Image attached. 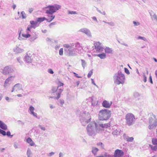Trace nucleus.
<instances>
[{"label":"nucleus","instance_id":"nucleus-4","mask_svg":"<svg viewBox=\"0 0 157 157\" xmlns=\"http://www.w3.org/2000/svg\"><path fill=\"white\" fill-rule=\"evenodd\" d=\"M79 117L80 121L82 125L84 126L90 121L91 117L88 112H86L85 111L81 112Z\"/></svg>","mask_w":157,"mask_h":157},{"label":"nucleus","instance_id":"nucleus-10","mask_svg":"<svg viewBox=\"0 0 157 157\" xmlns=\"http://www.w3.org/2000/svg\"><path fill=\"white\" fill-rule=\"evenodd\" d=\"M34 56L32 53L30 52H27L24 58V60L26 63H32Z\"/></svg>","mask_w":157,"mask_h":157},{"label":"nucleus","instance_id":"nucleus-30","mask_svg":"<svg viewBox=\"0 0 157 157\" xmlns=\"http://www.w3.org/2000/svg\"><path fill=\"white\" fill-rule=\"evenodd\" d=\"M81 65L83 69H84L85 67H86L87 63L85 60L83 59H81Z\"/></svg>","mask_w":157,"mask_h":157},{"label":"nucleus","instance_id":"nucleus-19","mask_svg":"<svg viewBox=\"0 0 157 157\" xmlns=\"http://www.w3.org/2000/svg\"><path fill=\"white\" fill-rule=\"evenodd\" d=\"M24 51V50L23 49L20 48L17 45L13 49V51L15 53L17 54L21 53L23 52Z\"/></svg>","mask_w":157,"mask_h":157},{"label":"nucleus","instance_id":"nucleus-34","mask_svg":"<svg viewBox=\"0 0 157 157\" xmlns=\"http://www.w3.org/2000/svg\"><path fill=\"white\" fill-rule=\"evenodd\" d=\"M97 145L98 146H100V148L101 149H104V150L105 149V145L102 142H100L98 143L97 144Z\"/></svg>","mask_w":157,"mask_h":157},{"label":"nucleus","instance_id":"nucleus-63","mask_svg":"<svg viewBox=\"0 0 157 157\" xmlns=\"http://www.w3.org/2000/svg\"><path fill=\"white\" fill-rule=\"evenodd\" d=\"M36 39V37L35 36H34L33 37H31L30 38L31 40L33 41Z\"/></svg>","mask_w":157,"mask_h":157},{"label":"nucleus","instance_id":"nucleus-17","mask_svg":"<svg viewBox=\"0 0 157 157\" xmlns=\"http://www.w3.org/2000/svg\"><path fill=\"white\" fill-rule=\"evenodd\" d=\"M15 77V76H11L8 77L5 80L4 86H6L10 84L11 81L13 80Z\"/></svg>","mask_w":157,"mask_h":157},{"label":"nucleus","instance_id":"nucleus-15","mask_svg":"<svg viewBox=\"0 0 157 157\" xmlns=\"http://www.w3.org/2000/svg\"><path fill=\"white\" fill-rule=\"evenodd\" d=\"M98 126L100 132L103 130V128H108L110 127V123H108L104 124H98Z\"/></svg>","mask_w":157,"mask_h":157},{"label":"nucleus","instance_id":"nucleus-21","mask_svg":"<svg viewBox=\"0 0 157 157\" xmlns=\"http://www.w3.org/2000/svg\"><path fill=\"white\" fill-rule=\"evenodd\" d=\"M0 128L1 129L6 130L7 129V125L3 121L0 120Z\"/></svg>","mask_w":157,"mask_h":157},{"label":"nucleus","instance_id":"nucleus-31","mask_svg":"<svg viewBox=\"0 0 157 157\" xmlns=\"http://www.w3.org/2000/svg\"><path fill=\"white\" fill-rule=\"evenodd\" d=\"M124 139L125 140L128 142H132L134 140L133 137H129L127 136H125Z\"/></svg>","mask_w":157,"mask_h":157},{"label":"nucleus","instance_id":"nucleus-35","mask_svg":"<svg viewBox=\"0 0 157 157\" xmlns=\"http://www.w3.org/2000/svg\"><path fill=\"white\" fill-rule=\"evenodd\" d=\"M45 17H38L36 19V21H37V23H38V22H41L45 20Z\"/></svg>","mask_w":157,"mask_h":157},{"label":"nucleus","instance_id":"nucleus-58","mask_svg":"<svg viewBox=\"0 0 157 157\" xmlns=\"http://www.w3.org/2000/svg\"><path fill=\"white\" fill-rule=\"evenodd\" d=\"M149 82H150L151 84H153V81H152V77L151 75H150L149 76Z\"/></svg>","mask_w":157,"mask_h":157},{"label":"nucleus","instance_id":"nucleus-2","mask_svg":"<svg viewBox=\"0 0 157 157\" xmlns=\"http://www.w3.org/2000/svg\"><path fill=\"white\" fill-rule=\"evenodd\" d=\"M87 134L90 136H94L97 133L100 132L98 124L94 121L90 122L86 127Z\"/></svg>","mask_w":157,"mask_h":157},{"label":"nucleus","instance_id":"nucleus-54","mask_svg":"<svg viewBox=\"0 0 157 157\" xmlns=\"http://www.w3.org/2000/svg\"><path fill=\"white\" fill-rule=\"evenodd\" d=\"M48 72L50 74H54V72L52 69H49L48 70Z\"/></svg>","mask_w":157,"mask_h":157},{"label":"nucleus","instance_id":"nucleus-16","mask_svg":"<svg viewBox=\"0 0 157 157\" xmlns=\"http://www.w3.org/2000/svg\"><path fill=\"white\" fill-rule=\"evenodd\" d=\"M22 85L20 83H17L15 84L12 88L11 92H13L14 91H16L22 90Z\"/></svg>","mask_w":157,"mask_h":157},{"label":"nucleus","instance_id":"nucleus-47","mask_svg":"<svg viewBox=\"0 0 157 157\" xmlns=\"http://www.w3.org/2000/svg\"><path fill=\"white\" fill-rule=\"evenodd\" d=\"M17 61L20 63L21 65H22L23 62L21 60V57H17Z\"/></svg>","mask_w":157,"mask_h":157},{"label":"nucleus","instance_id":"nucleus-62","mask_svg":"<svg viewBox=\"0 0 157 157\" xmlns=\"http://www.w3.org/2000/svg\"><path fill=\"white\" fill-rule=\"evenodd\" d=\"M17 122L19 124H21V125H24V123L22 122L20 120H18L17 121Z\"/></svg>","mask_w":157,"mask_h":157},{"label":"nucleus","instance_id":"nucleus-37","mask_svg":"<svg viewBox=\"0 0 157 157\" xmlns=\"http://www.w3.org/2000/svg\"><path fill=\"white\" fill-rule=\"evenodd\" d=\"M140 95L138 92H135L133 94V96L135 98H136L138 100L140 99Z\"/></svg>","mask_w":157,"mask_h":157},{"label":"nucleus","instance_id":"nucleus-46","mask_svg":"<svg viewBox=\"0 0 157 157\" xmlns=\"http://www.w3.org/2000/svg\"><path fill=\"white\" fill-rule=\"evenodd\" d=\"M38 127L43 131H45L46 130L45 127L43 125H39Z\"/></svg>","mask_w":157,"mask_h":157},{"label":"nucleus","instance_id":"nucleus-9","mask_svg":"<svg viewBox=\"0 0 157 157\" xmlns=\"http://www.w3.org/2000/svg\"><path fill=\"white\" fill-rule=\"evenodd\" d=\"M153 117L155 118V120L151 117L149 118V125L148 126V128L150 129H155L157 126V120L155 118V116L154 115Z\"/></svg>","mask_w":157,"mask_h":157},{"label":"nucleus","instance_id":"nucleus-41","mask_svg":"<svg viewBox=\"0 0 157 157\" xmlns=\"http://www.w3.org/2000/svg\"><path fill=\"white\" fill-rule=\"evenodd\" d=\"M21 16L22 18L23 19H25L26 17V15L25 13V12L24 11H22L21 12Z\"/></svg>","mask_w":157,"mask_h":157},{"label":"nucleus","instance_id":"nucleus-1","mask_svg":"<svg viewBox=\"0 0 157 157\" xmlns=\"http://www.w3.org/2000/svg\"><path fill=\"white\" fill-rule=\"evenodd\" d=\"M65 53L69 56H74L77 55V51L80 52L82 49V46L78 43L72 44H66L63 45Z\"/></svg>","mask_w":157,"mask_h":157},{"label":"nucleus","instance_id":"nucleus-5","mask_svg":"<svg viewBox=\"0 0 157 157\" xmlns=\"http://www.w3.org/2000/svg\"><path fill=\"white\" fill-rule=\"evenodd\" d=\"M113 78L114 83L118 85L121 84H123L124 83L125 76L121 71H118L113 76Z\"/></svg>","mask_w":157,"mask_h":157},{"label":"nucleus","instance_id":"nucleus-27","mask_svg":"<svg viewBox=\"0 0 157 157\" xmlns=\"http://www.w3.org/2000/svg\"><path fill=\"white\" fill-rule=\"evenodd\" d=\"M97 56L99 57L101 59H104L106 58V55L104 53H102L101 54H98L96 55Z\"/></svg>","mask_w":157,"mask_h":157},{"label":"nucleus","instance_id":"nucleus-36","mask_svg":"<svg viewBox=\"0 0 157 157\" xmlns=\"http://www.w3.org/2000/svg\"><path fill=\"white\" fill-rule=\"evenodd\" d=\"M30 33V32L28 31L27 30H26L27 34H22V36L23 37H24V38H29L31 36L29 34Z\"/></svg>","mask_w":157,"mask_h":157},{"label":"nucleus","instance_id":"nucleus-52","mask_svg":"<svg viewBox=\"0 0 157 157\" xmlns=\"http://www.w3.org/2000/svg\"><path fill=\"white\" fill-rule=\"evenodd\" d=\"M133 23L134 25V26H138L140 25V24L139 22H136L135 21H133Z\"/></svg>","mask_w":157,"mask_h":157},{"label":"nucleus","instance_id":"nucleus-14","mask_svg":"<svg viewBox=\"0 0 157 157\" xmlns=\"http://www.w3.org/2000/svg\"><path fill=\"white\" fill-rule=\"evenodd\" d=\"M124 155V152L119 149L116 150L114 153V157H122Z\"/></svg>","mask_w":157,"mask_h":157},{"label":"nucleus","instance_id":"nucleus-50","mask_svg":"<svg viewBox=\"0 0 157 157\" xmlns=\"http://www.w3.org/2000/svg\"><path fill=\"white\" fill-rule=\"evenodd\" d=\"M34 110H35V109L34 107H33L32 105H31L30 106L29 108V113L32 112L34 111Z\"/></svg>","mask_w":157,"mask_h":157},{"label":"nucleus","instance_id":"nucleus-55","mask_svg":"<svg viewBox=\"0 0 157 157\" xmlns=\"http://www.w3.org/2000/svg\"><path fill=\"white\" fill-rule=\"evenodd\" d=\"M124 72L125 73H126L127 74L129 75L130 74V72L128 70V69L126 68H124Z\"/></svg>","mask_w":157,"mask_h":157},{"label":"nucleus","instance_id":"nucleus-7","mask_svg":"<svg viewBox=\"0 0 157 157\" xmlns=\"http://www.w3.org/2000/svg\"><path fill=\"white\" fill-rule=\"evenodd\" d=\"M125 119L126 124L129 126L134 124L136 120L134 115L131 113H128L125 115Z\"/></svg>","mask_w":157,"mask_h":157},{"label":"nucleus","instance_id":"nucleus-51","mask_svg":"<svg viewBox=\"0 0 157 157\" xmlns=\"http://www.w3.org/2000/svg\"><path fill=\"white\" fill-rule=\"evenodd\" d=\"M59 55L60 56L63 55V48H61L60 49L59 51Z\"/></svg>","mask_w":157,"mask_h":157},{"label":"nucleus","instance_id":"nucleus-64","mask_svg":"<svg viewBox=\"0 0 157 157\" xmlns=\"http://www.w3.org/2000/svg\"><path fill=\"white\" fill-rule=\"evenodd\" d=\"M45 19H45V20H46L47 22H50L52 20V19H50V18H49V19H47L45 18Z\"/></svg>","mask_w":157,"mask_h":157},{"label":"nucleus","instance_id":"nucleus-57","mask_svg":"<svg viewBox=\"0 0 157 157\" xmlns=\"http://www.w3.org/2000/svg\"><path fill=\"white\" fill-rule=\"evenodd\" d=\"M108 24L109 25L111 26H114V24L112 22L108 23Z\"/></svg>","mask_w":157,"mask_h":157},{"label":"nucleus","instance_id":"nucleus-56","mask_svg":"<svg viewBox=\"0 0 157 157\" xmlns=\"http://www.w3.org/2000/svg\"><path fill=\"white\" fill-rule=\"evenodd\" d=\"M59 102L60 105H61V106H62V105L64 103V101L63 100H60Z\"/></svg>","mask_w":157,"mask_h":157},{"label":"nucleus","instance_id":"nucleus-39","mask_svg":"<svg viewBox=\"0 0 157 157\" xmlns=\"http://www.w3.org/2000/svg\"><path fill=\"white\" fill-rule=\"evenodd\" d=\"M152 143L153 145H157V139L156 138L152 139Z\"/></svg>","mask_w":157,"mask_h":157},{"label":"nucleus","instance_id":"nucleus-8","mask_svg":"<svg viewBox=\"0 0 157 157\" xmlns=\"http://www.w3.org/2000/svg\"><path fill=\"white\" fill-rule=\"evenodd\" d=\"M15 72L14 68L12 66L9 65L6 66L2 70V73L4 75L14 74Z\"/></svg>","mask_w":157,"mask_h":157},{"label":"nucleus","instance_id":"nucleus-29","mask_svg":"<svg viewBox=\"0 0 157 157\" xmlns=\"http://www.w3.org/2000/svg\"><path fill=\"white\" fill-rule=\"evenodd\" d=\"M149 147L151 148V150L153 151H156L157 150V145H153L149 144Z\"/></svg>","mask_w":157,"mask_h":157},{"label":"nucleus","instance_id":"nucleus-24","mask_svg":"<svg viewBox=\"0 0 157 157\" xmlns=\"http://www.w3.org/2000/svg\"><path fill=\"white\" fill-rule=\"evenodd\" d=\"M98 151V149L97 147H92L91 152L94 156L97 155V153Z\"/></svg>","mask_w":157,"mask_h":157},{"label":"nucleus","instance_id":"nucleus-43","mask_svg":"<svg viewBox=\"0 0 157 157\" xmlns=\"http://www.w3.org/2000/svg\"><path fill=\"white\" fill-rule=\"evenodd\" d=\"M96 10L98 12L101 14L102 15H105L106 14L105 13L104 11H101L100 10H99L97 8H96Z\"/></svg>","mask_w":157,"mask_h":157},{"label":"nucleus","instance_id":"nucleus-23","mask_svg":"<svg viewBox=\"0 0 157 157\" xmlns=\"http://www.w3.org/2000/svg\"><path fill=\"white\" fill-rule=\"evenodd\" d=\"M30 24L33 27V29H35L38 26L37 21H30Z\"/></svg>","mask_w":157,"mask_h":157},{"label":"nucleus","instance_id":"nucleus-60","mask_svg":"<svg viewBox=\"0 0 157 157\" xmlns=\"http://www.w3.org/2000/svg\"><path fill=\"white\" fill-rule=\"evenodd\" d=\"M64 154L62 152H60L59 154V157H63Z\"/></svg>","mask_w":157,"mask_h":157},{"label":"nucleus","instance_id":"nucleus-61","mask_svg":"<svg viewBox=\"0 0 157 157\" xmlns=\"http://www.w3.org/2000/svg\"><path fill=\"white\" fill-rule=\"evenodd\" d=\"M144 77V82H145L147 81V78L146 76L145 75H144L143 76Z\"/></svg>","mask_w":157,"mask_h":157},{"label":"nucleus","instance_id":"nucleus-28","mask_svg":"<svg viewBox=\"0 0 157 157\" xmlns=\"http://www.w3.org/2000/svg\"><path fill=\"white\" fill-rule=\"evenodd\" d=\"M105 52L107 53H112L113 50L109 47H106L105 49Z\"/></svg>","mask_w":157,"mask_h":157},{"label":"nucleus","instance_id":"nucleus-44","mask_svg":"<svg viewBox=\"0 0 157 157\" xmlns=\"http://www.w3.org/2000/svg\"><path fill=\"white\" fill-rule=\"evenodd\" d=\"M22 30V29L21 28L19 29H18V32L19 33V37H18V38L20 40H21V39L22 38L21 37V36H20L21 32Z\"/></svg>","mask_w":157,"mask_h":157},{"label":"nucleus","instance_id":"nucleus-40","mask_svg":"<svg viewBox=\"0 0 157 157\" xmlns=\"http://www.w3.org/2000/svg\"><path fill=\"white\" fill-rule=\"evenodd\" d=\"M33 28V27L32 26V25L30 24L28 26V27L27 28L26 30L28 31H29L30 32H31V29Z\"/></svg>","mask_w":157,"mask_h":157},{"label":"nucleus","instance_id":"nucleus-12","mask_svg":"<svg viewBox=\"0 0 157 157\" xmlns=\"http://www.w3.org/2000/svg\"><path fill=\"white\" fill-rule=\"evenodd\" d=\"M63 85L64 84L63 83L60 82H59L58 84V86L57 89V93L56 94L57 96L56 97V98L57 99H58L60 98L61 94L63 90V87L61 88V86H63Z\"/></svg>","mask_w":157,"mask_h":157},{"label":"nucleus","instance_id":"nucleus-25","mask_svg":"<svg viewBox=\"0 0 157 157\" xmlns=\"http://www.w3.org/2000/svg\"><path fill=\"white\" fill-rule=\"evenodd\" d=\"M26 142L27 143L29 144L31 146H34L35 144V143L30 137H29L26 139Z\"/></svg>","mask_w":157,"mask_h":157},{"label":"nucleus","instance_id":"nucleus-48","mask_svg":"<svg viewBox=\"0 0 157 157\" xmlns=\"http://www.w3.org/2000/svg\"><path fill=\"white\" fill-rule=\"evenodd\" d=\"M68 13L71 14H77L78 13L76 11H68Z\"/></svg>","mask_w":157,"mask_h":157},{"label":"nucleus","instance_id":"nucleus-32","mask_svg":"<svg viewBox=\"0 0 157 157\" xmlns=\"http://www.w3.org/2000/svg\"><path fill=\"white\" fill-rule=\"evenodd\" d=\"M26 155L27 157H31L32 156V152L31 149L29 148L27 149Z\"/></svg>","mask_w":157,"mask_h":157},{"label":"nucleus","instance_id":"nucleus-26","mask_svg":"<svg viewBox=\"0 0 157 157\" xmlns=\"http://www.w3.org/2000/svg\"><path fill=\"white\" fill-rule=\"evenodd\" d=\"M103 155H100L96 156L95 157H113V156L108 154L107 152H105L103 153Z\"/></svg>","mask_w":157,"mask_h":157},{"label":"nucleus","instance_id":"nucleus-33","mask_svg":"<svg viewBox=\"0 0 157 157\" xmlns=\"http://www.w3.org/2000/svg\"><path fill=\"white\" fill-rule=\"evenodd\" d=\"M121 130L119 128H117L112 133L114 135H117L120 134Z\"/></svg>","mask_w":157,"mask_h":157},{"label":"nucleus","instance_id":"nucleus-53","mask_svg":"<svg viewBox=\"0 0 157 157\" xmlns=\"http://www.w3.org/2000/svg\"><path fill=\"white\" fill-rule=\"evenodd\" d=\"M30 113L33 116L37 117V114L36 113H34V111L32 112H30Z\"/></svg>","mask_w":157,"mask_h":157},{"label":"nucleus","instance_id":"nucleus-59","mask_svg":"<svg viewBox=\"0 0 157 157\" xmlns=\"http://www.w3.org/2000/svg\"><path fill=\"white\" fill-rule=\"evenodd\" d=\"M54 154H55V153L54 152H52L48 154V156H51L52 155H54Z\"/></svg>","mask_w":157,"mask_h":157},{"label":"nucleus","instance_id":"nucleus-13","mask_svg":"<svg viewBox=\"0 0 157 157\" xmlns=\"http://www.w3.org/2000/svg\"><path fill=\"white\" fill-rule=\"evenodd\" d=\"M78 32L84 33L89 37H91L92 36L90 31L86 28H84L81 29L78 31Z\"/></svg>","mask_w":157,"mask_h":157},{"label":"nucleus","instance_id":"nucleus-49","mask_svg":"<svg viewBox=\"0 0 157 157\" xmlns=\"http://www.w3.org/2000/svg\"><path fill=\"white\" fill-rule=\"evenodd\" d=\"M6 134L8 136H10V138H12L13 136V135H11V133L10 131H8Z\"/></svg>","mask_w":157,"mask_h":157},{"label":"nucleus","instance_id":"nucleus-18","mask_svg":"<svg viewBox=\"0 0 157 157\" xmlns=\"http://www.w3.org/2000/svg\"><path fill=\"white\" fill-rule=\"evenodd\" d=\"M149 13L152 20L153 21H155L157 24V16L156 15L152 10L149 11Z\"/></svg>","mask_w":157,"mask_h":157},{"label":"nucleus","instance_id":"nucleus-42","mask_svg":"<svg viewBox=\"0 0 157 157\" xmlns=\"http://www.w3.org/2000/svg\"><path fill=\"white\" fill-rule=\"evenodd\" d=\"M0 133L3 136H5L6 135V132L4 130L0 128Z\"/></svg>","mask_w":157,"mask_h":157},{"label":"nucleus","instance_id":"nucleus-3","mask_svg":"<svg viewBox=\"0 0 157 157\" xmlns=\"http://www.w3.org/2000/svg\"><path fill=\"white\" fill-rule=\"evenodd\" d=\"M61 6L57 4L54 5H49L47 7L45 10V13L48 14V17L52 20L55 17V15L53 13L56 12L61 8Z\"/></svg>","mask_w":157,"mask_h":157},{"label":"nucleus","instance_id":"nucleus-20","mask_svg":"<svg viewBox=\"0 0 157 157\" xmlns=\"http://www.w3.org/2000/svg\"><path fill=\"white\" fill-rule=\"evenodd\" d=\"M112 104V102H111L110 103H109L108 101L106 100H105L103 101L102 103V105L104 107L108 108L110 107Z\"/></svg>","mask_w":157,"mask_h":157},{"label":"nucleus","instance_id":"nucleus-6","mask_svg":"<svg viewBox=\"0 0 157 157\" xmlns=\"http://www.w3.org/2000/svg\"><path fill=\"white\" fill-rule=\"evenodd\" d=\"M111 112L107 109H102L100 111L98 114V118L100 120H107L111 116Z\"/></svg>","mask_w":157,"mask_h":157},{"label":"nucleus","instance_id":"nucleus-38","mask_svg":"<svg viewBox=\"0 0 157 157\" xmlns=\"http://www.w3.org/2000/svg\"><path fill=\"white\" fill-rule=\"evenodd\" d=\"M136 39L137 40H143L145 41H147V39L145 37H144L139 36L137 37Z\"/></svg>","mask_w":157,"mask_h":157},{"label":"nucleus","instance_id":"nucleus-45","mask_svg":"<svg viewBox=\"0 0 157 157\" xmlns=\"http://www.w3.org/2000/svg\"><path fill=\"white\" fill-rule=\"evenodd\" d=\"M93 70H91L88 73L87 75V77L88 78H90L91 77V76L93 74Z\"/></svg>","mask_w":157,"mask_h":157},{"label":"nucleus","instance_id":"nucleus-22","mask_svg":"<svg viewBox=\"0 0 157 157\" xmlns=\"http://www.w3.org/2000/svg\"><path fill=\"white\" fill-rule=\"evenodd\" d=\"M93 98V97H89L88 98V100L91 102L92 105L94 106L97 105L98 102L96 101H94Z\"/></svg>","mask_w":157,"mask_h":157},{"label":"nucleus","instance_id":"nucleus-11","mask_svg":"<svg viewBox=\"0 0 157 157\" xmlns=\"http://www.w3.org/2000/svg\"><path fill=\"white\" fill-rule=\"evenodd\" d=\"M94 45L97 52L99 53L103 51L104 48L103 45L100 42H97L94 43Z\"/></svg>","mask_w":157,"mask_h":157}]
</instances>
